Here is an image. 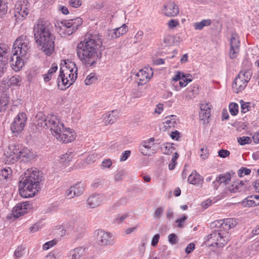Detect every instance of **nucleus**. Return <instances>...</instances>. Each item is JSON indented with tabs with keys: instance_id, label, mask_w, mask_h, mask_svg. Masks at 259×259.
<instances>
[{
	"instance_id": "1",
	"label": "nucleus",
	"mask_w": 259,
	"mask_h": 259,
	"mask_svg": "<svg viewBox=\"0 0 259 259\" xmlns=\"http://www.w3.org/2000/svg\"><path fill=\"white\" fill-rule=\"evenodd\" d=\"M36 118L37 125L43 128H50L53 135L59 141L68 143L75 140L76 134L74 131L65 127L56 115L49 114L45 116L42 113H39L36 115Z\"/></svg>"
},
{
	"instance_id": "2",
	"label": "nucleus",
	"mask_w": 259,
	"mask_h": 259,
	"mask_svg": "<svg viewBox=\"0 0 259 259\" xmlns=\"http://www.w3.org/2000/svg\"><path fill=\"white\" fill-rule=\"evenodd\" d=\"M102 36L98 33L88 34L83 40L77 44L76 53L84 64L91 66L97 61L98 51L102 45Z\"/></svg>"
},
{
	"instance_id": "3",
	"label": "nucleus",
	"mask_w": 259,
	"mask_h": 259,
	"mask_svg": "<svg viewBox=\"0 0 259 259\" xmlns=\"http://www.w3.org/2000/svg\"><path fill=\"white\" fill-rule=\"evenodd\" d=\"M51 28L50 23L42 19H38L33 27L35 42L47 55L54 51L55 37L51 32Z\"/></svg>"
},
{
	"instance_id": "4",
	"label": "nucleus",
	"mask_w": 259,
	"mask_h": 259,
	"mask_svg": "<svg viewBox=\"0 0 259 259\" xmlns=\"http://www.w3.org/2000/svg\"><path fill=\"white\" fill-rule=\"evenodd\" d=\"M40 175L36 168L28 169L20 181L19 194L22 197H32L39 191Z\"/></svg>"
},
{
	"instance_id": "5",
	"label": "nucleus",
	"mask_w": 259,
	"mask_h": 259,
	"mask_svg": "<svg viewBox=\"0 0 259 259\" xmlns=\"http://www.w3.org/2000/svg\"><path fill=\"white\" fill-rule=\"evenodd\" d=\"M29 41L25 36L22 35L16 39L12 50V56L10 63L13 70L19 71L24 66V57L29 51Z\"/></svg>"
},
{
	"instance_id": "6",
	"label": "nucleus",
	"mask_w": 259,
	"mask_h": 259,
	"mask_svg": "<svg viewBox=\"0 0 259 259\" xmlns=\"http://www.w3.org/2000/svg\"><path fill=\"white\" fill-rule=\"evenodd\" d=\"M223 229L215 231L209 234L206 238V241L211 243H226L230 241V234L228 231L234 228L237 224L235 219L227 218L223 220Z\"/></svg>"
},
{
	"instance_id": "7",
	"label": "nucleus",
	"mask_w": 259,
	"mask_h": 259,
	"mask_svg": "<svg viewBox=\"0 0 259 259\" xmlns=\"http://www.w3.org/2000/svg\"><path fill=\"white\" fill-rule=\"evenodd\" d=\"M77 68L74 62L65 61L64 64L61 65L60 74L58 78V83L69 87L72 84L77 78Z\"/></svg>"
},
{
	"instance_id": "8",
	"label": "nucleus",
	"mask_w": 259,
	"mask_h": 259,
	"mask_svg": "<svg viewBox=\"0 0 259 259\" xmlns=\"http://www.w3.org/2000/svg\"><path fill=\"white\" fill-rule=\"evenodd\" d=\"M84 231V228L80 226L78 222H70L63 226H59L55 230V233L57 235L56 237L53 240L47 241L46 243H57L61 241V238L67 235L69 236L72 233L81 234Z\"/></svg>"
},
{
	"instance_id": "9",
	"label": "nucleus",
	"mask_w": 259,
	"mask_h": 259,
	"mask_svg": "<svg viewBox=\"0 0 259 259\" xmlns=\"http://www.w3.org/2000/svg\"><path fill=\"white\" fill-rule=\"evenodd\" d=\"M9 150L6 158L10 162L14 163L18 160L25 161L33 158L32 152L27 148L20 149L18 146L13 144L9 146Z\"/></svg>"
},
{
	"instance_id": "10",
	"label": "nucleus",
	"mask_w": 259,
	"mask_h": 259,
	"mask_svg": "<svg viewBox=\"0 0 259 259\" xmlns=\"http://www.w3.org/2000/svg\"><path fill=\"white\" fill-rule=\"evenodd\" d=\"M82 23L81 19L76 18L74 19L66 20L58 23L56 25L58 32L61 35H69L72 34L77 29L78 26Z\"/></svg>"
},
{
	"instance_id": "11",
	"label": "nucleus",
	"mask_w": 259,
	"mask_h": 259,
	"mask_svg": "<svg viewBox=\"0 0 259 259\" xmlns=\"http://www.w3.org/2000/svg\"><path fill=\"white\" fill-rule=\"evenodd\" d=\"M27 117L25 112H20L11 124V130L15 136L20 134L26 125Z\"/></svg>"
},
{
	"instance_id": "12",
	"label": "nucleus",
	"mask_w": 259,
	"mask_h": 259,
	"mask_svg": "<svg viewBox=\"0 0 259 259\" xmlns=\"http://www.w3.org/2000/svg\"><path fill=\"white\" fill-rule=\"evenodd\" d=\"M240 41L239 35L233 33L230 39V49L229 56L231 59L236 58L240 51Z\"/></svg>"
},
{
	"instance_id": "13",
	"label": "nucleus",
	"mask_w": 259,
	"mask_h": 259,
	"mask_svg": "<svg viewBox=\"0 0 259 259\" xmlns=\"http://www.w3.org/2000/svg\"><path fill=\"white\" fill-rule=\"evenodd\" d=\"M93 238L97 243H107L114 240V237L111 233L102 229L95 230L93 234Z\"/></svg>"
},
{
	"instance_id": "14",
	"label": "nucleus",
	"mask_w": 259,
	"mask_h": 259,
	"mask_svg": "<svg viewBox=\"0 0 259 259\" xmlns=\"http://www.w3.org/2000/svg\"><path fill=\"white\" fill-rule=\"evenodd\" d=\"M84 188L85 186L84 184L82 183H77L71 186L66 191L65 195L69 199L79 196L83 193Z\"/></svg>"
},
{
	"instance_id": "15",
	"label": "nucleus",
	"mask_w": 259,
	"mask_h": 259,
	"mask_svg": "<svg viewBox=\"0 0 259 259\" xmlns=\"http://www.w3.org/2000/svg\"><path fill=\"white\" fill-rule=\"evenodd\" d=\"M162 12L165 16L168 17H173L178 15L179 8L178 6L174 2H169L164 5Z\"/></svg>"
},
{
	"instance_id": "16",
	"label": "nucleus",
	"mask_w": 259,
	"mask_h": 259,
	"mask_svg": "<svg viewBox=\"0 0 259 259\" xmlns=\"http://www.w3.org/2000/svg\"><path fill=\"white\" fill-rule=\"evenodd\" d=\"M15 16L19 17L21 16L23 18H25L28 14L29 12V3L27 0H23V1H20L17 3L15 6Z\"/></svg>"
},
{
	"instance_id": "17",
	"label": "nucleus",
	"mask_w": 259,
	"mask_h": 259,
	"mask_svg": "<svg viewBox=\"0 0 259 259\" xmlns=\"http://www.w3.org/2000/svg\"><path fill=\"white\" fill-rule=\"evenodd\" d=\"M8 63V50L0 46V78L7 71Z\"/></svg>"
},
{
	"instance_id": "18",
	"label": "nucleus",
	"mask_w": 259,
	"mask_h": 259,
	"mask_svg": "<svg viewBox=\"0 0 259 259\" xmlns=\"http://www.w3.org/2000/svg\"><path fill=\"white\" fill-rule=\"evenodd\" d=\"M153 75V69L151 67L147 66L139 70L137 76L141 82V84L146 83Z\"/></svg>"
},
{
	"instance_id": "19",
	"label": "nucleus",
	"mask_w": 259,
	"mask_h": 259,
	"mask_svg": "<svg viewBox=\"0 0 259 259\" xmlns=\"http://www.w3.org/2000/svg\"><path fill=\"white\" fill-rule=\"evenodd\" d=\"M104 196L100 194H91L87 199V205L91 208L100 206L104 201Z\"/></svg>"
},
{
	"instance_id": "20",
	"label": "nucleus",
	"mask_w": 259,
	"mask_h": 259,
	"mask_svg": "<svg viewBox=\"0 0 259 259\" xmlns=\"http://www.w3.org/2000/svg\"><path fill=\"white\" fill-rule=\"evenodd\" d=\"M211 107V105L209 103L201 104L200 105L199 117L203 121V124L208 123V119L210 116Z\"/></svg>"
},
{
	"instance_id": "21",
	"label": "nucleus",
	"mask_w": 259,
	"mask_h": 259,
	"mask_svg": "<svg viewBox=\"0 0 259 259\" xmlns=\"http://www.w3.org/2000/svg\"><path fill=\"white\" fill-rule=\"evenodd\" d=\"M154 139L150 138L147 141L142 142L139 147V151L145 156H149L151 154L150 149L154 145Z\"/></svg>"
},
{
	"instance_id": "22",
	"label": "nucleus",
	"mask_w": 259,
	"mask_h": 259,
	"mask_svg": "<svg viewBox=\"0 0 259 259\" xmlns=\"http://www.w3.org/2000/svg\"><path fill=\"white\" fill-rule=\"evenodd\" d=\"M29 205V204L26 202L17 204L12 210L14 217L18 218L24 215L27 212Z\"/></svg>"
},
{
	"instance_id": "23",
	"label": "nucleus",
	"mask_w": 259,
	"mask_h": 259,
	"mask_svg": "<svg viewBox=\"0 0 259 259\" xmlns=\"http://www.w3.org/2000/svg\"><path fill=\"white\" fill-rule=\"evenodd\" d=\"M203 178L196 170H193L188 178L189 183L193 185H199L202 183Z\"/></svg>"
},
{
	"instance_id": "24",
	"label": "nucleus",
	"mask_w": 259,
	"mask_h": 259,
	"mask_svg": "<svg viewBox=\"0 0 259 259\" xmlns=\"http://www.w3.org/2000/svg\"><path fill=\"white\" fill-rule=\"evenodd\" d=\"M247 84L245 81H243V80L237 76L232 84V88L235 93H238L243 91L246 87Z\"/></svg>"
},
{
	"instance_id": "25",
	"label": "nucleus",
	"mask_w": 259,
	"mask_h": 259,
	"mask_svg": "<svg viewBox=\"0 0 259 259\" xmlns=\"http://www.w3.org/2000/svg\"><path fill=\"white\" fill-rule=\"evenodd\" d=\"M252 75V72L250 69H242L238 73L237 77L248 83Z\"/></svg>"
},
{
	"instance_id": "26",
	"label": "nucleus",
	"mask_w": 259,
	"mask_h": 259,
	"mask_svg": "<svg viewBox=\"0 0 259 259\" xmlns=\"http://www.w3.org/2000/svg\"><path fill=\"white\" fill-rule=\"evenodd\" d=\"M166 120L163 122L165 128L175 127L178 123L179 121L176 115H170L166 118Z\"/></svg>"
},
{
	"instance_id": "27",
	"label": "nucleus",
	"mask_w": 259,
	"mask_h": 259,
	"mask_svg": "<svg viewBox=\"0 0 259 259\" xmlns=\"http://www.w3.org/2000/svg\"><path fill=\"white\" fill-rule=\"evenodd\" d=\"M245 189L244 183L241 181H237L234 182L229 189L230 191L233 193L239 192L244 191Z\"/></svg>"
},
{
	"instance_id": "28",
	"label": "nucleus",
	"mask_w": 259,
	"mask_h": 259,
	"mask_svg": "<svg viewBox=\"0 0 259 259\" xmlns=\"http://www.w3.org/2000/svg\"><path fill=\"white\" fill-rule=\"evenodd\" d=\"M76 155V153L72 151H68L66 153L62 155L60 158V163L67 165L70 162L73 158Z\"/></svg>"
},
{
	"instance_id": "29",
	"label": "nucleus",
	"mask_w": 259,
	"mask_h": 259,
	"mask_svg": "<svg viewBox=\"0 0 259 259\" xmlns=\"http://www.w3.org/2000/svg\"><path fill=\"white\" fill-rule=\"evenodd\" d=\"M255 195L247 196L241 202L243 207H254L256 206Z\"/></svg>"
},
{
	"instance_id": "30",
	"label": "nucleus",
	"mask_w": 259,
	"mask_h": 259,
	"mask_svg": "<svg viewBox=\"0 0 259 259\" xmlns=\"http://www.w3.org/2000/svg\"><path fill=\"white\" fill-rule=\"evenodd\" d=\"M9 102V99L7 94L3 93L0 95V112L5 111Z\"/></svg>"
},
{
	"instance_id": "31",
	"label": "nucleus",
	"mask_w": 259,
	"mask_h": 259,
	"mask_svg": "<svg viewBox=\"0 0 259 259\" xmlns=\"http://www.w3.org/2000/svg\"><path fill=\"white\" fill-rule=\"evenodd\" d=\"M84 252V249L81 247L76 248L70 252L71 259H81Z\"/></svg>"
},
{
	"instance_id": "32",
	"label": "nucleus",
	"mask_w": 259,
	"mask_h": 259,
	"mask_svg": "<svg viewBox=\"0 0 259 259\" xmlns=\"http://www.w3.org/2000/svg\"><path fill=\"white\" fill-rule=\"evenodd\" d=\"M12 170L10 167L4 168L0 170V181L11 179Z\"/></svg>"
},
{
	"instance_id": "33",
	"label": "nucleus",
	"mask_w": 259,
	"mask_h": 259,
	"mask_svg": "<svg viewBox=\"0 0 259 259\" xmlns=\"http://www.w3.org/2000/svg\"><path fill=\"white\" fill-rule=\"evenodd\" d=\"M212 21L210 19H204L199 22L194 24V27L195 30H202L205 26H208L211 25Z\"/></svg>"
},
{
	"instance_id": "34",
	"label": "nucleus",
	"mask_w": 259,
	"mask_h": 259,
	"mask_svg": "<svg viewBox=\"0 0 259 259\" xmlns=\"http://www.w3.org/2000/svg\"><path fill=\"white\" fill-rule=\"evenodd\" d=\"M21 82V78L19 75H14L8 80L7 83L9 86L16 87L20 86Z\"/></svg>"
},
{
	"instance_id": "35",
	"label": "nucleus",
	"mask_w": 259,
	"mask_h": 259,
	"mask_svg": "<svg viewBox=\"0 0 259 259\" xmlns=\"http://www.w3.org/2000/svg\"><path fill=\"white\" fill-rule=\"evenodd\" d=\"M231 177L229 174L221 175L217 178L216 181L220 183H223L226 185L230 181Z\"/></svg>"
},
{
	"instance_id": "36",
	"label": "nucleus",
	"mask_w": 259,
	"mask_h": 259,
	"mask_svg": "<svg viewBox=\"0 0 259 259\" xmlns=\"http://www.w3.org/2000/svg\"><path fill=\"white\" fill-rule=\"evenodd\" d=\"M97 80V77L95 73H91L88 75L84 80L86 85H90L95 83Z\"/></svg>"
},
{
	"instance_id": "37",
	"label": "nucleus",
	"mask_w": 259,
	"mask_h": 259,
	"mask_svg": "<svg viewBox=\"0 0 259 259\" xmlns=\"http://www.w3.org/2000/svg\"><path fill=\"white\" fill-rule=\"evenodd\" d=\"M241 104V112L245 113L249 111L251 109L250 103L249 102H245L243 100L240 101Z\"/></svg>"
},
{
	"instance_id": "38",
	"label": "nucleus",
	"mask_w": 259,
	"mask_h": 259,
	"mask_svg": "<svg viewBox=\"0 0 259 259\" xmlns=\"http://www.w3.org/2000/svg\"><path fill=\"white\" fill-rule=\"evenodd\" d=\"M229 111L232 115L235 116L238 113V105L237 103H231L229 105Z\"/></svg>"
},
{
	"instance_id": "39",
	"label": "nucleus",
	"mask_w": 259,
	"mask_h": 259,
	"mask_svg": "<svg viewBox=\"0 0 259 259\" xmlns=\"http://www.w3.org/2000/svg\"><path fill=\"white\" fill-rule=\"evenodd\" d=\"M114 112H116V111H112L110 113L108 114H106L104 116V118H107L106 119V122L109 124H112L114 122V121L116 120V118L114 116Z\"/></svg>"
},
{
	"instance_id": "40",
	"label": "nucleus",
	"mask_w": 259,
	"mask_h": 259,
	"mask_svg": "<svg viewBox=\"0 0 259 259\" xmlns=\"http://www.w3.org/2000/svg\"><path fill=\"white\" fill-rule=\"evenodd\" d=\"M237 141L241 145H244L247 144L251 143L252 140L251 138L249 137L243 136L238 138Z\"/></svg>"
},
{
	"instance_id": "41",
	"label": "nucleus",
	"mask_w": 259,
	"mask_h": 259,
	"mask_svg": "<svg viewBox=\"0 0 259 259\" xmlns=\"http://www.w3.org/2000/svg\"><path fill=\"white\" fill-rule=\"evenodd\" d=\"M118 31V34H115V37H120L123 34L126 33L128 31V28L126 24H123L121 27L116 28V31Z\"/></svg>"
},
{
	"instance_id": "42",
	"label": "nucleus",
	"mask_w": 259,
	"mask_h": 259,
	"mask_svg": "<svg viewBox=\"0 0 259 259\" xmlns=\"http://www.w3.org/2000/svg\"><path fill=\"white\" fill-rule=\"evenodd\" d=\"M179 157V154L177 153H175L173 155L171 161L170 162L168 167L170 170H172L175 168V166L177 164V160Z\"/></svg>"
},
{
	"instance_id": "43",
	"label": "nucleus",
	"mask_w": 259,
	"mask_h": 259,
	"mask_svg": "<svg viewBox=\"0 0 259 259\" xmlns=\"http://www.w3.org/2000/svg\"><path fill=\"white\" fill-rule=\"evenodd\" d=\"M187 219V216L185 214H183L182 217H181L180 219H178L176 221V223H177V227L180 228L184 227L185 222Z\"/></svg>"
},
{
	"instance_id": "44",
	"label": "nucleus",
	"mask_w": 259,
	"mask_h": 259,
	"mask_svg": "<svg viewBox=\"0 0 259 259\" xmlns=\"http://www.w3.org/2000/svg\"><path fill=\"white\" fill-rule=\"evenodd\" d=\"M25 249L23 245L19 246L14 252V255L16 258H19L21 257L23 254V251Z\"/></svg>"
},
{
	"instance_id": "45",
	"label": "nucleus",
	"mask_w": 259,
	"mask_h": 259,
	"mask_svg": "<svg viewBox=\"0 0 259 259\" xmlns=\"http://www.w3.org/2000/svg\"><path fill=\"white\" fill-rule=\"evenodd\" d=\"M163 211H164V209L162 207L160 206V207L157 208V209L155 210V212L153 214V218L155 219L159 220L161 218L162 214H163Z\"/></svg>"
},
{
	"instance_id": "46",
	"label": "nucleus",
	"mask_w": 259,
	"mask_h": 259,
	"mask_svg": "<svg viewBox=\"0 0 259 259\" xmlns=\"http://www.w3.org/2000/svg\"><path fill=\"white\" fill-rule=\"evenodd\" d=\"M112 165V161L110 159H104L101 164V168L102 169L109 168Z\"/></svg>"
},
{
	"instance_id": "47",
	"label": "nucleus",
	"mask_w": 259,
	"mask_h": 259,
	"mask_svg": "<svg viewBox=\"0 0 259 259\" xmlns=\"http://www.w3.org/2000/svg\"><path fill=\"white\" fill-rule=\"evenodd\" d=\"M200 152V157L202 159L205 160L208 157L209 153L207 148H201Z\"/></svg>"
},
{
	"instance_id": "48",
	"label": "nucleus",
	"mask_w": 259,
	"mask_h": 259,
	"mask_svg": "<svg viewBox=\"0 0 259 259\" xmlns=\"http://www.w3.org/2000/svg\"><path fill=\"white\" fill-rule=\"evenodd\" d=\"M144 96V92L140 90H133L132 97L134 99L139 98Z\"/></svg>"
},
{
	"instance_id": "49",
	"label": "nucleus",
	"mask_w": 259,
	"mask_h": 259,
	"mask_svg": "<svg viewBox=\"0 0 259 259\" xmlns=\"http://www.w3.org/2000/svg\"><path fill=\"white\" fill-rule=\"evenodd\" d=\"M189 74H185L183 72L177 71L175 75L173 77L172 79L175 81H179L183 77H188Z\"/></svg>"
},
{
	"instance_id": "50",
	"label": "nucleus",
	"mask_w": 259,
	"mask_h": 259,
	"mask_svg": "<svg viewBox=\"0 0 259 259\" xmlns=\"http://www.w3.org/2000/svg\"><path fill=\"white\" fill-rule=\"evenodd\" d=\"M251 170L250 169H248L245 167H242L240 168L238 172L239 177H242L245 175H248L250 174Z\"/></svg>"
},
{
	"instance_id": "51",
	"label": "nucleus",
	"mask_w": 259,
	"mask_h": 259,
	"mask_svg": "<svg viewBox=\"0 0 259 259\" xmlns=\"http://www.w3.org/2000/svg\"><path fill=\"white\" fill-rule=\"evenodd\" d=\"M7 12V6L6 4L3 2L2 0H0V16H4Z\"/></svg>"
},
{
	"instance_id": "52",
	"label": "nucleus",
	"mask_w": 259,
	"mask_h": 259,
	"mask_svg": "<svg viewBox=\"0 0 259 259\" xmlns=\"http://www.w3.org/2000/svg\"><path fill=\"white\" fill-rule=\"evenodd\" d=\"M179 21L177 19H171L167 22V25L169 28L173 29L179 25Z\"/></svg>"
},
{
	"instance_id": "53",
	"label": "nucleus",
	"mask_w": 259,
	"mask_h": 259,
	"mask_svg": "<svg viewBox=\"0 0 259 259\" xmlns=\"http://www.w3.org/2000/svg\"><path fill=\"white\" fill-rule=\"evenodd\" d=\"M187 77H183L182 79H181L179 80V83L180 85V87H185L188 84L189 82H190L192 81V79L187 78Z\"/></svg>"
},
{
	"instance_id": "54",
	"label": "nucleus",
	"mask_w": 259,
	"mask_h": 259,
	"mask_svg": "<svg viewBox=\"0 0 259 259\" xmlns=\"http://www.w3.org/2000/svg\"><path fill=\"white\" fill-rule=\"evenodd\" d=\"M97 158V154H92L89 155L86 158V162L88 164H91L94 162Z\"/></svg>"
},
{
	"instance_id": "55",
	"label": "nucleus",
	"mask_w": 259,
	"mask_h": 259,
	"mask_svg": "<svg viewBox=\"0 0 259 259\" xmlns=\"http://www.w3.org/2000/svg\"><path fill=\"white\" fill-rule=\"evenodd\" d=\"M128 217V213H125L121 215H118L114 220L115 223H121Z\"/></svg>"
},
{
	"instance_id": "56",
	"label": "nucleus",
	"mask_w": 259,
	"mask_h": 259,
	"mask_svg": "<svg viewBox=\"0 0 259 259\" xmlns=\"http://www.w3.org/2000/svg\"><path fill=\"white\" fill-rule=\"evenodd\" d=\"M69 5L73 8H78L81 5V0H70Z\"/></svg>"
},
{
	"instance_id": "57",
	"label": "nucleus",
	"mask_w": 259,
	"mask_h": 259,
	"mask_svg": "<svg viewBox=\"0 0 259 259\" xmlns=\"http://www.w3.org/2000/svg\"><path fill=\"white\" fill-rule=\"evenodd\" d=\"M124 172L123 170H119L116 171L114 176V180L116 181H119L121 180L123 177Z\"/></svg>"
},
{
	"instance_id": "58",
	"label": "nucleus",
	"mask_w": 259,
	"mask_h": 259,
	"mask_svg": "<svg viewBox=\"0 0 259 259\" xmlns=\"http://www.w3.org/2000/svg\"><path fill=\"white\" fill-rule=\"evenodd\" d=\"M131 152L130 150H126L124 151L120 158V161H125L131 155Z\"/></svg>"
},
{
	"instance_id": "59",
	"label": "nucleus",
	"mask_w": 259,
	"mask_h": 259,
	"mask_svg": "<svg viewBox=\"0 0 259 259\" xmlns=\"http://www.w3.org/2000/svg\"><path fill=\"white\" fill-rule=\"evenodd\" d=\"M219 156L222 158L228 157L230 154V152L227 150L221 149L218 152Z\"/></svg>"
},
{
	"instance_id": "60",
	"label": "nucleus",
	"mask_w": 259,
	"mask_h": 259,
	"mask_svg": "<svg viewBox=\"0 0 259 259\" xmlns=\"http://www.w3.org/2000/svg\"><path fill=\"white\" fill-rule=\"evenodd\" d=\"M144 35V32L141 30H139L135 36V39H136V42H140L142 40Z\"/></svg>"
},
{
	"instance_id": "61",
	"label": "nucleus",
	"mask_w": 259,
	"mask_h": 259,
	"mask_svg": "<svg viewBox=\"0 0 259 259\" xmlns=\"http://www.w3.org/2000/svg\"><path fill=\"white\" fill-rule=\"evenodd\" d=\"M171 146L170 144H166L162 148V152L165 154H170L171 151H170V149Z\"/></svg>"
},
{
	"instance_id": "62",
	"label": "nucleus",
	"mask_w": 259,
	"mask_h": 259,
	"mask_svg": "<svg viewBox=\"0 0 259 259\" xmlns=\"http://www.w3.org/2000/svg\"><path fill=\"white\" fill-rule=\"evenodd\" d=\"M223 220H217V221H214L213 223H212V225H213V226L215 227H217V228H220V230H222L223 229Z\"/></svg>"
},
{
	"instance_id": "63",
	"label": "nucleus",
	"mask_w": 259,
	"mask_h": 259,
	"mask_svg": "<svg viewBox=\"0 0 259 259\" xmlns=\"http://www.w3.org/2000/svg\"><path fill=\"white\" fill-rule=\"evenodd\" d=\"M195 248V244H189L185 248V252L187 253H191Z\"/></svg>"
},
{
	"instance_id": "64",
	"label": "nucleus",
	"mask_w": 259,
	"mask_h": 259,
	"mask_svg": "<svg viewBox=\"0 0 259 259\" xmlns=\"http://www.w3.org/2000/svg\"><path fill=\"white\" fill-rule=\"evenodd\" d=\"M172 38L171 35H166L163 39V42L166 45H170L171 44V41L172 40Z\"/></svg>"
}]
</instances>
